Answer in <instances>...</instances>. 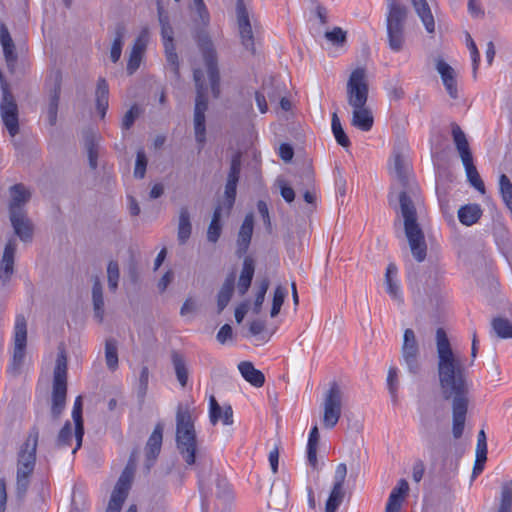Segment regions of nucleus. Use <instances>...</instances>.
Here are the masks:
<instances>
[{"label":"nucleus","mask_w":512,"mask_h":512,"mask_svg":"<svg viewBox=\"0 0 512 512\" xmlns=\"http://www.w3.org/2000/svg\"><path fill=\"white\" fill-rule=\"evenodd\" d=\"M238 369L242 377L251 385L257 388H260L264 385V374L260 370L256 369L252 362L242 361L238 364Z\"/></svg>","instance_id":"nucleus-27"},{"label":"nucleus","mask_w":512,"mask_h":512,"mask_svg":"<svg viewBox=\"0 0 512 512\" xmlns=\"http://www.w3.org/2000/svg\"><path fill=\"white\" fill-rule=\"evenodd\" d=\"M344 401V391L337 382L330 383L323 396L322 424L326 429L334 428L341 418Z\"/></svg>","instance_id":"nucleus-10"},{"label":"nucleus","mask_w":512,"mask_h":512,"mask_svg":"<svg viewBox=\"0 0 512 512\" xmlns=\"http://www.w3.org/2000/svg\"><path fill=\"white\" fill-rule=\"evenodd\" d=\"M126 29L123 24H117L115 28V39L112 43L110 58L113 63L119 61L122 53L123 46V38L125 35Z\"/></svg>","instance_id":"nucleus-42"},{"label":"nucleus","mask_w":512,"mask_h":512,"mask_svg":"<svg viewBox=\"0 0 512 512\" xmlns=\"http://www.w3.org/2000/svg\"><path fill=\"white\" fill-rule=\"evenodd\" d=\"M400 363L412 375H418L421 372L420 346L412 329L404 331Z\"/></svg>","instance_id":"nucleus-11"},{"label":"nucleus","mask_w":512,"mask_h":512,"mask_svg":"<svg viewBox=\"0 0 512 512\" xmlns=\"http://www.w3.org/2000/svg\"><path fill=\"white\" fill-rule=\"evenodd\" d=\"M223 210L226 212L224 200L215 207L212 220L207 230V240L211 243H216L220 238L222 232L221 217Z\"/></svg>","instance_id":"nucleus-31"},{"label":"nucleus","mask_w":512,"mask_h":512,"mask_svg":"<svg viewBox=\"0 0 512 512\" xmlns=\"http://www.w3.org/2000/svg\"><path fill=\"white\" fill-rule=\"evenodd\" d=\"M9 193V216H14L18 214H23V212H27L25 206L31 199V192L22 183H18L14 184L9 188Z\"/></svg>","instance_id":"nucleus-19"},{"label":"nucleus","mask_w":512,"mask_h":512,"mask_svg":"<svg viewBox=\"0 0 512 512\" xmlns=\"http://www.w3.org/2000/svg\"><path fill=\"white\" fill-rule=\"evenodd\" d=\"M136 329L139 333V340L144 344H149L154 340L152 329L147 322H138Z\"/></svg>","instance_id":"nucleus-63"},{"label":"nucleus","mask_w":512,"mask_h":512,"mask_svg":"<svg viewBox=\"0 0 512 512\" xmlns=\"http://www.w3.org/2000/svg\"><path fill=\"white\" fill-rule=\"evenodd\" d=\"M409 484L405 479L399 480L396 487H394L389 495L386 507L389 509L399 510L401 509L402 503L405 496L408 494Z\"/></svg>","instance_id":"nucleus-33"},{"label":"nucleus","mask_w":512,"mask_h":512,"mask_svg":"<svg viewBox=\"0 0 512 512\" xmlns=\"http://www.w3.org/2000/svg\"><path fill=\"white\" fill-rule=\"evenodd\" d=\"M162 440H163V425L161 423H158L155 426L152 434L148 438V441H147L146 447H145V453H146L145 465L148 470H150V468L154 465V462L161 451Z\"/></svg>","instance_id":"nucleus-21"},{"label":"nucleus","mask_w":512,"mask_h":512,"mask_svg":"<svg viewBox=\"0 0 512 512\" xmlns=\"http://www.w3.org/2000/svg\"><path fill=\"white\" fill-rule=\"evenodd\" d=\"M105 358L107 367L115 370L118 367L117 342L115 339H107L105 343Z\"/></svg>","instance_id":"nucleus-47"},{"label":"nucleus","mask_w":512,"mask_h":512,"mask_svg":"<svg viewBox=\"0 0 512 512\" xmlns=\"http://www.w3.org/2000/svg\"><path fill=\"white\" fill-rule=\"evenodd\" d=\"M192 233L190 213L187 207H182L179 212L177 239L179 244H185Z\"/></svg>","instance_id":"nucleus-35"},{"label":"nucleus","mask_w":512,"mask_h":512,"mask_svg":"<svg viewBox=\"0 0 512 512\" xmlns=\"http://www.w3.org/2000/svg\"><path fill=\"white\" fill-rule=\"evenodd\" d=\"M44 418H38L36 425L31 429L26 441L18 452L17 461V492L24 495L30 483V475L32 474L36 462V449L38 444L39 428L37 425L44 422Z\"/></svg>","instance_id":"nucleus-6"},{"label":"nucleus","mask_w":512,"mask_h":512,"mask_svg":"<svg viewBox=\"0 0 512 512\" xmlns=\"http://www.w3.org/2000/svg\"><path fill=\"white\" fill-rule=\"evenodd\" d=\"M72 441V427L71 422L66 421L64 426L59 431L57 436L56 445L58 447L69 446Z\"/></svg>","instance_id":"nucleus-56"},{"label":"nucleus","mask_w":512,"mask_h":512,"mask_svg":"<svg viewBox=\"0 0 512 512\" xmlns=\"http://www.w3.org/2000/svg\"><path fill=\"white\" fill-rule=\"evenodd\" d=\"M325 38L337 46H342L347 41V33L340 27H334L331 31L325 32Z\"/></svg>","instance_id":"nucleus-54"},{"label":"nucleus","mask_w":512,"mask_h":512,"mask_svg":"<svg viewBox=\"0 0 512 512\" xmlns=\"http://www.w3.org/2000/svg\"><path fill=\"white\" fill-rule=\"evenodd\" d=\"M61 82H62L61 73L59 71H57L53 75V87L51 88L50 94H49L48 109H58L60 93H61Z\"/></svg>","instance_id":"nucleus-48"},{"label":"nucleus","mask_w":512,"mask_h":512,"mask_svg":"<svg viewBox=\"0 0 512 512\" xmlns=\"http://www.w3.org/2000/svg\"><path fill=\"white\" fill-rule=\"evenodd\" d=\"M390 169L401 187L398 198L411 253L418 262H422L426 258L427 245L424 233L417 222L414 204L419 194V186L411 173L410 164L401 154H394Z\"/></svg>","instance_id":"nucleus-2"},{"label":"nucleus","mask_w":512,"mask_h":512,"mask_svg":"<svg viewBox=\"0 0 512 512\" xmlns=\"http://www.w3.org/2000/svg\"><path fill=\"white\" fill-rule=\"evenodd\" d=\"M411 2L426 31L428 33H433L435 31V21L427 1L411 0Z\"/></svg>","instance_id":"nucleus-30"},{"label":"nucleus","mask_w":512,"mask_h":512,"mask_svg":"<svg viewBox=\"0 0 512 512\" xmlns=\"http://www.w3.org/2000/svg\"><path fill=\"white\" fill-rule=\"evenodd\" d=\"M365 69H355L347 83L348 103L354 108L352 125L362 131H370L374 118L371 111L365 107L368 99V84L365 80Z\"/></svg>","instance_id":"nucleus-4"},{"label":"nucleus","mask_w":512,"mask_h":512,"mask_svg":"<svg viewBox=\"0 0 512 512\" xmlns=\"http://www.w3.org/2000/svg\"><path fill=\"white\" fill-rule=\"evenodd\" d=\"M237 324L236 335L257 345L268 342L278 329L275 322H237Z\"/></svg>","instance_id":"nucleus-12"},{"label":"nucleus","mask_w":512,"mask_h":512,"mask_svg":"<svg viewBox=\"0 0 512 512\" xmlns=\"http://www.w3.org/2000/svg\"><path fill=\"white\" fill-rule=\"evenodd\" d=\"M17 244L14 239H10L3 251V255L0 261V281L3 286H6L11 280L14 274L15 254Z\"/></svg>","instance_id":"nucleus-20"},{"label":"nucleus","mask_w":512,"mask_h":512,"mask_svg":"<svg viewBox=\"0 0 512 512\" xmlns=\"http://www.w3.org/2000/svg\"><path fill=\"white\" fill-rule=\"evenodd\" d=\"M269 288V280L263 279L259 286L258 291L255 296L254 306H253V312L258 314L260 312L261 306L264 302L266 292Z\"/></svg>","instance_id":"nucleus-57"},{"label":"nucleus","mask_w":512,"mask_h":512,"mask_svg":"<svg viewBox=\"0 0 512 512\" xmlns=\"http://www.w3.org/2000/svg\"><path fill=\"white\" fill-rule=\"evenodd\" d=\"M0 116L9 134L14 137L19 132L18 105L13 94L1 97Z\"/></svg>","instance_id":"nucleus-17"},{"label":"nucleus","mask_w":512,"mask_h":512,"mask_svg":"<svg viewBox=\"0 0 512 512\" xmlns=\"http://www.w3.org/2000/svg\"><path fill=\"white\" fill-rule=\"evenodd\" d=\"M254 272V260L250 256L245 257L243 261L242 271L238 281V291L240 295H244L248 291L249 287L251 286Z\"/></svg>","instance_id":"nucleus-32"},{"label":"nucleus","mask_w":512,"mask_h":512,"mask_svg":"<svg viewBox=\"0 0 512 512\" xmlns=\"http://www.w3.org/2000/svg\"><path fill=\"white\" fill-rule=\"evenodd\" d=\"M345 496L344 489L332 488L330 495L326 501L325 512H336L343 502Z\"/></svg>","instance_id":"nucleus-50"},{"label":"nucleus","mask_w":512,"mask_h":512,"mask_svg":"<svg viewBox=\"0 0 512 512\" xmlns=\"http://www.w3.org/2000/svg\"><path fill=\"white\" fill-rule=\"evenodd\" d=\"M286 295H287L286 288H284L280 285L275 288L273 300H272V307H271V311H270V316L272 318H275L279 314L281 306L284 303V299H285Z\"/></svg>","instance_id":"nucleus-52"},{"label":"nucleus","mask_w":512,"mask_h":512,"mask_svg":"<svg viewBox=\"0 0 512 512\" xmlns=\"http://www.w3.org/2000/svg\"><path fill=\"white\" fill-rule=\"evenodd\" d=\"M84 144L88 154L89 166L91 169H96L98 165V145L92 132L85 133Z\"/></svg>","instance_id":"nucleus-43"},{"label":"nucleus","mask_w":512,"mask_h":512,"mask_svg":"<svg viewBox=\"0 0 512 512\" xmlns=\"http://www.w3.org/2000/svg\"><path fill=\"white\" fill-rule=\"evenodd\" d=\"M198 47L202 53L214 98L220 96V72L217 54L211 38L205 31H200L196 37Z\"/></svg>","instance_id":"nucleus-9"},{"label":"nucleus","mask_w":512,"mask_h":512,"mask_svg":"<svg viewBox=\"0 0 512 512\" xmlns=\"http://www.w3.org/2000/svg\"><path fill=\"white\" fill-rule=\"evenodd\" d=\"M27 345V326L26 322H16L14 328V349L12 362L9 367L11 374H18L25 358V351Z\"/></svg>","instance_id":"nucleus-16"},{"label":"nucleus","mask_w":512,"mask_h":512,"mask_svg":"<svg viewBox=\"0 0 512 512\" xmlns=\"http://www.w3.org/2000/svg\"><path fill=\"white\" fill-rule=\"evenodd\" d=\"M14 233L22 242L28 243L33 239L34 225L28 217L27 212L14 216H9Z\"/></svg>","instance_id":"nucleus-22"},{"label":"nucleus","mask_w":512,"mask_h":512,"mask_svg":"<svg viewBox=\"0 0 512 512\" xmlns=\"http://www.w3.org/2000/svg\"><path fill=\"white\" fill-rule=\"evenodd\" d=\"M461 160L465 168L466 176L469 183L479 192L484 193L485 185L477 171L476 166L473 163V156H469Z\"/></svg>","instance_id":"nucleus-36"},{"label":"nucleus","mask_w":512,"mask_h":512,"mask_svg":"<svg viewBox=\"0 0 512 512\" xmlns=\"http://www.w3.org/2000/svg\"><path fill=\"white\" fill-rule=\"evenodd\" d=\"M452 137L455 143L456 149L460 155V158H466L472 156V152L469 147L468 140L465 133L462 131L460 126L456 123H452Z\"/></svg>","instance_id":"nucleus-37"},{"label":"nucleus","mask_w":512,"mask_h":512,"mask_svg":"<svg viewBox=\"0 0 512 512\" xmlns=\"http://www.w3.org/2000/svg\"><path fill=\"white\" fill-rule=\"evenodd\" d=\"M148 40H149V31L147 28H145L140 32L139 36L135 40L131 52H134L135 54L142 55L146 49Z\"/></svg>","instance_id":"nucleus-60"},{"label":"nucleus","mask_w":512,"mask_h":512,"mask_svg":"<svg viewBox=\"0 0 512 512\" xmlns=\"http://www.w3.org/2000/svg\"><path fill=\"white\" fill-rule=\"evenodd\" d=\"M132 484V471L124 469L112 491L106 512H120ZM126 512H137L135 505H131Z\"/></svg>","instance_id":"nucleus-14"},{"label":"nucleus","mask_w":512,"mask_h":512,"mask_svg":"<svg viewBox=\"0 0 512 512\" xmlns=\"http://www.w3.org/2000/svg\"><path fill=\"white\" fill-rule=\"evenodd\" d=\"M217 492L216 496L218 499L223 500L224 503L231 499V491L226 479H217L216 483Z\"/></svg>","instance_id":"nucleus-64"},{"label":"nucleus","mask_w":512,"mask_h":512,"mask_svg":"<svg viewBox=\"0 0 512 512\" xmlns=\"http://www.w3.org/2000/svg\"><path fill=\"white\" fill-rule=\"evenodd\" d=\"M482 213L479 204H466L458 210V219L463 225L471 226L481 218Z\"/></svg>","instance_id":"nucleus-34"},{"label":"nucleus","mask_w":512,"mask_h":512,"mask_svg":"<svg viewBox=\"0 0 512 512\" xmlns=\"http://www.w3.org/2000/svg\"><path fill=\"white\" fill-rule=\"evenodd\" d=\"M92 301L95 317L102 320L104 315L103 288L98 277H95L92 286Z\"/></svg>","instance_id":"nucleus-39"},{"label":"nucleus","mask_w":512,"mask_h":512,"mask_svg":"<svg viewBox=\"0 0 512 512\" xmlns=\"http://www.w3.org/2000/svg\"><path fill=\"white\" fill-rule=\"evenodd\" d=\"M261 90L265 93V95L271 100L275 101L281 94L279 89V85L276 84L274 78H269L265 80L262 84Z\"/></svg>","instance_id":"nucleus-55"},{"label":"nucleus","mask_w":512,"mask_h":512,"mask_svg":"<svg viewBox=\"0 0 512 512\" xmlns=\"http://www.w3.org/2000/svg\"><path fill=\"white\" fill-rule=\"evenodd\" d=\"M171 361L179 384L185 387L188 383L189 370L184 357L177 351H172Z\"/></svg>","instance_id":"nucleus-38"},{"label":"nucleus","mask_w":512,"mask_h":512,"mask_svg":"<svg viewBox=\"0 0 512 512\" xmlns=\"http://www.w3.org/2000/svg\"><path fill=\"white\" fill-rule=\"evenodd\" d=\"M236 13L242 45L251 54H255L254 35L250 24L248 11L243 0L237 1Z\"/></svg>","instance_id":"nucleus-18"},{"label":"nucleus","mask_w":512,"mask_h":512,"mask_svg":"<svg viewBox=\"0 0 512 512\" xmlns=\"http://www.w3.org/2000/svg\"><path fill=\"white\" fill-rule=\"evenodd\" d=\"M492 327L498 337L512 338V322H492Z\"/></svg>","instance_id":"nucleus-61"},{"label":"nucleus","mask_w":512,"mask_h":512,"mask_svg":"<svg viewBox=\"0 0 512 512\" xmlns=\"http://www.w3.org/2000/svg\"><path fill=\"white\" fill-rule=\"evenodd\" d=\"M176 445L187 465L196 463L197 437L188 406L179 404L176 412Z\"/></svg>","instance_id":"nucleus-5"},{"label":"nucleus","mask_w":512,"mask_h":512,"mask_svg":"<svg viewBox=\"0 0 512 512\" xmlns=\"http://www.w3.org/2000/svg\"><path fill=\"white\" fill-rule=\"evenodd\" d=\"M209 419L212 425H216L221 418L223 408L219 405L214 396L209 399Z\"/></svg>","instance_id":"nucleus-62"},{"label":"nucleus","mask_w":512,"mask_h":512,"mask_svg":"<svg viewBox=\"0 0 512 512\" xmlns=\"http://www.w3.org/2000/svg\"><path fill=\"white\" fill-rule=\"evenodd\" d=\"M165 48V54H166V60L168 65L171 67V71L175 77L176 80L180 78V71H179V60L178 55L175 50L174 43H168L164 46Z\"/></svg>","instance_id":"nucleus-49"},{"label":"nucleus","mask_w":512,"mask_h":512,"mask_svg":"<svg viewBox=\"0 0 512 512\" xmlns=\"http://www.w3.org/2000/svg\"><path fill=\"white\" fill-rule=\"evenodd\" d=\"M436 70L440 74L442 82H446L455 77L454 69L441 58L436 60Z\"/></svg>","instance_id":"nucleus-58"},{"label":"nucleus","mask_w":512,"mask_h":512,"mask_svg":"<svg viewBox=\"0 0 512 512\" xmlns=\"http://www.w3.org/2000/svg\"><path fill=\"white\" fill-rule=\"evenodd\" d=\"M83 410V402L82 397L78 396L75 399L73 410H72V418L75 424V438H76V447L73 450V454L81 447L82 440L84 436V421L82 417Z\"/></svg>","instance_id":"nucleus-26"},{"label":"nucleus","mask_w":512,"mask_h":512,"mask_svg":"<svg viewBox=\"0 0 512 512\" xmlns=\"http://www.w3.org/2000/svg\"><path fill=\"white\" fill-rule=\"evenodd\" d=\"M119 277V265L117 261L111 260L107 266V280L110 291L115 292L117 290Z\"/></svg>","instance_id":"nucleus-51"},{"label":"nucleus","mask_w":512,"mask_h":512,"mask_svg":"<svg viewBox=\"0 0 512 512\" xmlns=\"http://www.w3.org/2000/svg\"><path fill=\"white\" fill-rule=\"evenodd\" d=\"M398 269L394 263H390L385 273V290L390 298L398 303L402 302V292L397 281Z\"/></svg>","instance_id":"nucleus-25"},{"label":"nucleus","mask_w":512,"mask_h":512,"mask_svg":"<svg viewBox=\"0 0 512 512\" xmlns=\"http://www.w3.org/2000/svg\"><path fill=\"white\" fill-rule=\"evenodd\" d=\"M96 109L103 119L109 107V86L105 78L100 77L95 91Z\"/></svg>","instance_id":"nucleus-28"},{"label":"nucleus","mask_w":512,"mask_h":512,"mask_svg":"<svg viewBox=\"0 0 512 512\" xmlns=\"http://www.w3.org/2000/svg\"><path fill=\"white\" fill-rule=\"evenodd\" d=\"M443 271L439 267L430 268L427 275L421 278L409 276V286L412 291L414 305L427 311L432 317L444 309L445 301L442 295Z\"/></svg>","instance_id":"nucleus-3"},{"label":"nucleus","mask_w":512,"mask_h":512,"mask_svg":"<svg viewBox=\"0 0 512 512\" xmlns=\"http://www.w3.org/2000/svg\"><path fill=\"white\" fill-rule=\"evenodd\" d=\"M408 13V7L399 0H387V38L389 47L394 52H399L403 49Z\"/></svg>","instance_id":"nucleus-7"},{"label":"nucleus","mask_w":512,"mask_h":512,"mask_svg":"<svg viewBox=\"0 0 512 512\" xmlns=\"http://www.w3.org/2000/svg\"><path fill=\"white\" fill-rule=\"evenodd\" d=\"M387 386H388L392 401L395 403L397 401V391L399 388L398 368L395 366H391L388 369Z\"/></svg>","instance_id":"nucleus-53"},{"label":"nucleus","mask_w":512,"mask_h":512,"mask_svg":"<svg viewBox=\"0 0 512 512\" xmlns=\"http://www.w3.org/2000/svg\"><path fill=\"white\" fill-rule=\"evenodd\" d=\"M241 158L242 155L240 152L234 153L231 158L230 170L227 176V182L224 191V206L226 208L227 215L230 214L236 199L237 184L240 178L242 164Z\"/></svg>","instance_id":"nucleus-15"},{"label":"nucleus","mask_w":512,"mask_h":512,"mask_svg":"<svg viewBox=\"0 0 512 512\" xmlns=\"http://www.w3.org/2000/svg\"><path fill=\"white\" fill-rule=\"evenodd\" d=\"M435 344L442 396L445 400L452 399V433L455 439H459L464 431L468 410L469 388L465 367L453 352L448 335L443 328L436 330Z\"/></svg>","instance_id":"nucleus-1"},{"label":"nucleus","mask_w":512,"mask_h":512,"mask_svg":"<svg viewBox=\"0 0 512 512\" xmlns=\"http://www.w3.org/2000/svg\"><path fill=\"white\" fill-rule=\"evenodd\" d=\"M0 43L3 47V53L7 64V68L10 73H14L18 57L15 52V45L11 38L9 30L3 23L0 24Z\"/></svg>","instance_id":"nucleus-23"},{"label":"nucleus","mask_w":512,"mask_h":512,"mask_svg":"<svg viewBox=\"0 0 512 512\" xmlns=\"http://www.w3.org/2000/svg\"><path fill=\"white\" fill-rule=\"evenodd\" d=\"M331 128H332V132H333V135H334L337 143L344 148L349 147L350 140H349L348 136L346 135V133L341 125L340 119L336 112H334L332 114Z\"/></svg>","instance_id":"nucleus-44"},{"label":"nucleus","mask_w":512,"mask_h":512,"mask_svg":"<svg viewBox=\"0 0 512 512\" xmlns=\"http://www.w3.org/2000/svg\"><path fill=\"white\" fill-rule=\"evenodd\" d=\"M512 511V481H506L501 487L500 505L497 512Z\"/></svg>","instance_id":"nucleus-45"},{"label":"nucleus","mask_w":512,"mask_h":512,"mask_svg":"<svg viewBox=\"0 0 512 512\" xmlns=\"http://www.w3.org/2000/svg\"><path fill=\"white\" fill-rule=\"evenodd\" d=\"M67 396V358L64 352L58 354L53 372L50 418L57 424L66 406Z\"/></svg>","instance_id":"nucleus-8"},{"label":"nucleus","mask_w":512,"mask_h":512,"mask_svg":"<svg viewBox=\"0 0 512 512\" xmlns=\"http://www.w3.org/2000/svg\"><path fill=\"white\" fill-rule=\"evenodd\" d=\"M235 288V275L229 274L217 294V313L220 314L229 304Z\"/></svg>","instance_id":"nucleus-29"},{"label":"nucleus","mask_w":512,"mask_h":512,"mask_svg":"<svg viewBox=\"0 0 512 512\" xmlns=\"http://www.w3.org/2000/svg\"><path fill=\"white\" fill-rule=\"evenodd\" d=\"M320 435L318 427L315 425L309 433L308 443H307V459L309 464L316 468L318 464L317 460V448L319 443Z\"/></svg>","instance_id":"nucleus-41"},{"label":"nucleus","mask_w":512,"mask_h":512,"mask_svg":"<svg viewBox=\"0 0 512 512\" xmlns=\"http://www.w3.org/2000/svg\"><path fill=\"white\" fill-rule=\"evenodd\" d=\"M254 228V217L253 214H247L240 227L237 239V251L238 257H242L248 251Z\"/></svg>","instance_id":"nucleus-24"},{"label":"nucleus","mask_w":512,"mask_h":512,"mask_svg":"<svg viewBox=\"0 0 512 512\" xmlns=\"http://www.w3.org/2000/svg\"><path fill=\"white\" fill-rule=\"evenodd\" d=\"M298 180L296 181V186L298 189L301 188H312L314 185V172L309 164H304L300 169L298 175Z\"/></svg>","instance_id":"nucleus-46"},{"label":"nucleus","mask_w":512,"mask_h":512,"mask_svg":"<svg viewBox=\"0 0 512 512\" xmlns=\"http://www.w3.org/2000/svg\"><path fill=\"white\" fill-rule=\"evenodd\" d=\"M147 167V158L143 150H139L136 156V163L134 169V176L138 179H142L145 176Z\"/></svg>","instance_id":"nucleus-59"},{"label":"nucleus","mask_w":512,"mask_h":512,"mask_svg":"<svg viewBox=\"0 0 512 512\" xmlns=\"http://www.w3.org/2000/svg\"><path fill=\"white\" fill-rule=\"evenodd\" d=\"M132 484V471L124 469L112 491L106 512H120ZM126 512H137L135 505H131Z\"/></svg>","instance_id":"nucleus-13"},{"label":"nucleus","mask_w":512,"mask_h":512,"mask_svg":"<svg viewBox=\"0 0 512 512\" xmlns=\"http://www.w3.org/2000/svg\"><path fill=\"white\" fill-rule=\"evenodd\" d=\"M194 130L196 142L200 145L201 150L206 142V125H205V112L200 108L194 109Z\"/></svg>","instance_id":"nucleus-40"}]
</instances>
